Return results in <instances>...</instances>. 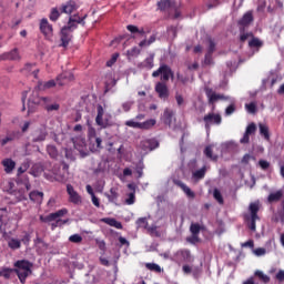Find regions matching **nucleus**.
<instances>
[{"label": "nucleus", "mask_w": 284, "mask_h": 284, "mask_svg": "<svg viewBox=\"0 0 284 284\" xmlns=\"http://www.w3.org/2000/svg\"><path fill=\"white\" fill-rule=\"evenodd\" d=\"M190 232L193 236H199V234H201V224L192 223L190 226Z\"/></svg>", "instance_id": "4c0bfd02"}, {"label": "nucleus", "mask_w": 284, "mask_h": 284, "mask_svg": "<svg viewBox=\"0 0 284 284\" xmlns=\"http://www.w3.org/2000/svg\"><path fill=\"white\" fill-rule=\"evenodd\" d=\"M213 53H206L204 57V65H214V59L212 58Z\"/></svg>", "instance_id": "5fc2aeb1"}, {"label": "nucleus", "mask_w": 284, "mask_h": 284, "mask_svg": "<svg viewBox=\"0 0 284 284\" xmlns=\"http://www.w3.org/2000/svg\"><path fill=\"white\" fill-rule=\"evenodd\" d=\"M275 278H276L277 281H280V283H283V281H284V271H283V270H280V271L276 273Z\"/></svg>", "instance_id": "69168bd1"}, {"label": "nucleus", "mask_w": 284, "mask_h": 284, "mask_svg": "<svg viewBox=\"0 0 284 284\" xmlns=\"http://www.w3.org/2000/svg\"><path fill=\"white\" fill-rule=\"evenodd\" d=\"M23 72H26L27 74H33L34 79H37L38 74H39V69H37L36 64L33 63H27L23 68Z\"/></svg>", "instance_id": "b1692460"}, {"label": "nucleus", "mask_w": 284, "mask_h": 284, "mask_svg": "<svg viewBox=\"0 0 284 284\" xmlns=\"http://www.w3.org/2000/svg\"><path fill=\"white\" fill-rule=\"evenodd\" d=\"M68 82H70V77H68L65 73H62L57 78L58 85H65Z\"/></svg>", "instance_id": "58836bf2"}, {"label": "nucleus", "mask_w": 284, "mask_h": 284, "mask_svg": "<svg viewBox=\"0 0 284 284\" xmlns=\"http://www.w3.org/2000/svg\"><path fill=\"white\" fill-rule=\"evenodd\" d=\"M61 13L69 16V26L61 29L62 47L67 48L68 43H70V36L72 34V24H70L72 23V0H69L67 3L62 4Z\"/></svg>", "instance_id": "f03ea898"}, {"label": "nucleus", "mask_w": 284, "mask_h": 284, "mask_svg": "<svg viewBox=\"0 0 284 284\" xmlns=\"http://www.w3.org/2000/svg\"><path fill=\"white\" fill-rule=\"evenodd\" d=\"M283 199V191H277L275 193H271L267 197L268 203H276Z\"/></svg>", "instance_id": "2f4dec72"}, {"label": "nucleus", "mask_w": 284, "mask_h": 284, "mask_svg": "<svg viewBox=\"0 0 284 284\" xmlns=\"http://www.w3.org/2000/svg\"><path fill=\"white\" fill-rule=\"evenodd\" d=\"M97 110H98V114L95 116L97 125L103 129L108 128V125L110 124L108 123V121H103V114H105V111L103 110V105L99 104Z\"/></svg>", "instance_id": "dca6fc26"}, {"label": "nucleus", "mask_w": 284, "mask_h": 284, "mask_svg": "<svg viewBox=\"0 0 284 284\" xmlns=\"http://www.w3.org/2000/svg\"><path fill=\"white\" fill-rule=\"evenodd\" d=\"M116 59H119V53H114L111 59L106 61V68H112L116 63Z\"/></svg>", "instance_id": "6e6d98bb"}, {"label": "nucleus", "mask_w": 284, "mask_h": 284, "mask_svg": "<svg viewBox=\"0 0 284 284\" xmlns=\"http://www.w3.org/2000/svg\"><path fill=\"white\" fill-rule=\"evenodd\" d=\"M250 37H254V33H252V32L245 33V31H242L240 34V41L242 43H245V41H247V39H250Z\"/></svg>", "instance_id": "864d4df0"}, {"label": "nucleus", "mask_w": 284, "mask_h": 284, "mask_svg": "<svg viewBox=\"0 0 284 284\" xmlns=\"http://www.w3.org/2000/svg\"><path fill=\"white\" fill-rule=\"evenodd\" d=\"M234 112H236V106L234 104H230L226 109H225V115L230 116L231 114H234Z\"/></svg>", "instance_id": "13d9d810"}, {"label": "nucleus", "mask_w": 284, "mask_h": 284, "mask_svg": "<svg viewBox=\"0 0 284 284\" xmlns=\"http://www.w3.org/2000/svg\"><path fill=\"white\" fill-rule=\"evenodd\" d=\"M176 78H178V81H180L181 83L183 84L187 83V78L181 74L180 72L176 73Z\"/></svg>", "instance_id": "338daca9"}, {"label": "nucleus", "mask_w": 284, "mask_h": 284, "mask_svg": "<svg viewBox=\"0 0 284 284\" xmlns=\"http://www.w3.org/2000/svg\"><path fill=\"white\" fill-rule=\"evenodd\" d=\"M174 185H178V187H181L182 192H184V194H186L189 199H194L196 196L192 191V189L186 186L185 183H183V181L174 180Z\"/></svg>", "instance_id": "aec40b11"}, {"label": "nucleus", "mask_w": 284, "mask_h": 284, "mask_svg": "<svg viewBox=\"0 0 284 284\" xmlns=\"http://www.w3.org/2000/svg\"><path fill=\"white\" fill-rule=\"evenodd\" d=\"M102 221L111 227H115L116 230H123V224H121V222L116 221L115 219L105 217Z\"/></svg>", "instance_id": "cd10ccee"}, {"label": "nucleus", "mask_w": 284, "mask_h": 284, "mask_svg": "<svg viewBox=\"0 0 284 284\" xmlns=\"http://www.w3.org/2000/svg\"><path fill=\"white\" fill-rule=\"evenodd\" d=\"M83 241V237L79 234H73L72 235V243H81Z\"/></svg>", "instance_id": "774afa93"}, {"label": "nucleus", "mask_w": 284, "mask_h": 284, "mask_svg": "<svg viewBox=\"0 0 284 284\" xmlns=\"http://www.w3.org/2000/svg\"><path fill=\"white\" fill-rule=\"evenodd\" d=\"M212 148V145H207L204 149V156H206V159H210V161H219V155L214 154V150Z\"/></svg>", "instance_id": "bb28decb"}, {"label": "nucleus", "mask_w": 284, "mask_h": 284, "mask_svg": "<svg viewBox=\"0 0 284 284\" xmlns=\"http://www.w3.org/2000/svg\"><path fill=\"white\" fill-rule=\"evenodd\" d=\"M47 136H48V130L45 129V126H41L40 129H37L36 131H33L32 142L41 143L47 139Z\"/></svg>", "instance_id": "4468645a"}, {"label": "nucleus", "mask_w": 284, "mask_h": 284, "mask_svg": "<svg viewBox=\"0 0 284 284\" xmlns=\"http://www.w3.org/2000/svg\"><path fill=\"white\" fill-rule=\"evenodd\" d=\"M14 274V268L3 267L0 270V276L2 278H10Z\"/></svg>", "instance_id": "c9c22d12"}, {"label": "nucleus", "mask_w": 284, "mask_h": 284, "mask_svg": "<svg viewBox=\"0 0 284 284\" xmlns=\"http://www.w3.org/2000/svg\"><path fill=\"white\" fill-rule=\"evenodd\" d=\"M59 17H61V13L59 12V9L52 8L51 12H50V16H49L50 21H58Z\"/></svg>", "instance_id": "a19ab883"}, {"label": "nucleus", "mask_w": 284, "mask_h": 284, "mask_svg": "<svg viewBox=\"0 0 284 284\" xmlns=\"http://www.w3.org/2000/svg\"><path fill=\"white\" fill-rule=\"evenodd\" d=\"M57 85V81L49 80L48 82H39L36 90H50L51 88H54Z\"/></svg>", "instance_id": "393cba45"}, {"label": "nucleus", "mask_w": 284, "mask_h": 284, "mask_svg": "<svg viewBox=\"0 0 284 284\" xmlns=\"http://www.w3.org/2000/svg\"><path fill=\"white\" fill-rule=\"evenodd\" d=\"M263 45V41L256 37H252V39L248 41V47L256 48L257 51L261 50V47Z\"/></svg>", "instance_id": "473e14b6"}, {"label": "nucleus", "mask_w": 284, "mask_h": 284, "mask_svg": "<svg viewBox=\"0 0 284 284\" xmlns=\"http://www.w3.org/2000/svg\"><path fill=\"white\" fill-rule=\"evenodd\" d=\"M88 136H89V139H97V130L94 128L90 126L88 130Z\"/></svg>", "instance_id": "e2e57ef3"}, {"label": "nucleus", "mask_w": 284, "mask_h": 284, "mask_svg": "<svg viewBox=\"0 0 284 284\" xmlns=\"http://www.w3.org/2000/svg\"><path fill=\"white\" fill-rule=\"evenodd\" d=\"M205 94L209 99V103L211 105H214V103H216L217 101H227V97H225L224 94L221 93H216L214 92V90L206 88L205 89Z\"/></svg>", "instance_id": "9d476101"}, {"label": "nucleus", "mask_w": 284, "mask_h": 284, "mask_svg": "<svg viewBox=\"0 0 284 284\" xmlns=\"http://www.w3.org/2000/svg\"><path fill=\"white\" fill-rule=\"evenodd\" d=\"M172 8V0H160L158 2V9L161 10V12H165V10H170Z\"/></svg>", "instance_id": "7c9ffc66"}, {"label": "nucleus", "mask_w": 284, "mask_h": 284, "mask_svg": "<svg viewBox=\"0 0 284 284\" xmlns=\"http://www.w3.org/2000/svg\"><path fill=\"white\" fill-rule=\"evenodd\" d=\"M213 196H214L215 201H217V203H220V205H223V195L221 194V191L215 189L213 191Z\"/></svg>", "instance_id": "09e8293b"}, {"label": "nucleus", "mask_w": 284, "mask_h": 284, "mask_svg": "<svg viewBox=\"0 0 284 284\" xmlns=\"http://www.w3.org/2000/svg\"><path fill=\"white\" fill-rule=\"evenodd\" d=\"M143 150H149V152H152V150H156L159 148V141L155 139L145 140L142 142Z\"/></svg>", "instance_id": "412c9836"}, {"label": "nucleus", "mask_w": 284, "mask_h": 284, "mask_svg": "<svg viewBox=\"0 0 284 284\" xmlns=\"http://www.w3.org/2000/svg\"><path fill=\"white\" fill-rule=\"evenodd\" d=\"M175 101L178 103L179 106L183 105V103H185V100L183 99V95L181 94H175Z\"/></svg>", "instance_id": "0e129e2a"}, {"label": "nucleus", "mask_w": 284, "mask_h": 284, "mask_svg": "<svg viewBox=\"0 0 284 284\" xmlns=\"http://www.w3.org/2000/svg\"><path fill=\"white\" fill-rule=\"evenodd\" d=\"M40 32L43 33L45 39L52 38V32H53L52 24H50L47 18H43L40 20Z\"/></svg>", "instance_id": "ddd939ff"}, {"label": "nucleus", "mask_w": 284, "mask_h": 284, "mask_svg": "<svg viewBox=\"0 0 284 284\" xmlns=\"http://www.w3.org/2000/svg\"><path fill=\"white\" fill-rule=\"evenodd\" d=\"M254 22V14L252 11H247L243 14L242 19L239 20L237 26L240 27V32H245V29L250 27V23Z\"/></svg>", "instance_id": "1a4fd4ad"}, {"label": "nucleus", "mask_w": 284, "mask_h": 284, "mask_svg": "<svg viewBox=\"0 0 284 284\" xmlns=\"http://www.w3.org/2000/svg\"><path fill=\"white\" fill-rule=\"evenodd\" d=\"M156 125V120L150 119L144 122H140V130H152Z\"/></svg>", "instance_id": "c85d7f7f"}, {"label": "nucleus", "mask_w": 284, "mask_h": 284, "mask_svg": "<svg viewBox=\"0 0 284 284\" xmlns=\"http://www.w3.org/2000/svg\"><path fill=\"white\" fill-rule=\"evenodd\" d=\"M245 133L248 134V135L255 134L256 133V124L254 122L250 123L246 126Z\"/></svg>", "instance_id": "3c124183"}, {"label": "nucleus", "mask_w": 284, "mask_h": 284, "mask_svg": "<svg viewBox=\"0 0 284 284\" xmlns=\"http://www.w3.org/2000/svg\"><path fill=\"white\" fill-rule=\"evenodd\" d=\"M138 227H143L144 230H148V217H140L136 220Z\"/></svg>", "instance_id": "49530a36"}, {"label": "nucleus", "mask_w": 284, "mask_h": 284, "mask_svg": "<svg viewBox=\"0 0 284 284\" xmlns=\"http://www.w3.org/2000/svg\"><path fill=\"white\" fill-rule=\"evenodd\" d=\"M8 247L11 248L13 252L17 250H21V244L30 245V234L26 233L21 240L17 237H9L7 240Z\"/></svg>", "instance_id": "0eeeda50"}, {"label": "nucleus", "mask_w": 284, "mask_h": 284, "mask_svg": "<svg viewBox=\"0 0 284 284\" xmlns=\"http://www.w3.org/2000/svg\"><path fill=\"white\" fill-rule=\"evenodd\" d=\"M1 165L4 168L6 174H12V172L14 171V168H17V162H14L10 158H7L2 160Z\"/></svg>", "instance_id": "a211bd4d"}, {"label": "nucleus", "mask_w": 284, "mask_h": 284, "mask_svg": "<svg viewBox=\"0 0 284 284\" xmlns=\"http://www.w3.org/2000/svg\"><path fill=\"white\" fill-rule=\"evenodd\" d=\"M124 124L126 125V128H133L134 130L141 129V122H134V120L125 121Z\"/></svg>", "instance_id": "37998d69"}, {"label": "nucleus", "mask_w": 284, "mask_h": 284, "mask_svg": "<svg viewBox=\"0 0 284 284\" xmlns=\"http://www.w3.org/2000/svg\"><path fill=\"white\" fill-rule=\"evenodd\" d=\"M145 169V165L143 164V162H139L136 164V174H138V179H142L143 178V170Z\"/></svg>", "instance_id": "a18cd8bd"}, {"label": "nucleus", "mask_w": 284, "mask_h": 284, "mask_svg": "<svg viewBox=\"0 0 284 284\" xmlns=\"http://www.w3.org/2000/svg\"><path fill=\"white\" fill-rule=\"evenodd\" d=\"M52 103V98L50 97H39V90L34 89L28 100V114H32L37 110V105H43L48 108Z\"/></svg>", "instance_id": "39448f33"}, {"label": "nucleus", "mask_w": 284, "mask_h": 284, "mask_svg": "<svg viewBox=\"0 0 284 284\" xmlns=\"http://www.w3.org/2000/svg\"><path fill=\"white\" fill-rule=\"evenodd\" d=\"M260 210H261V203L252 202L248 205L250 214L244 215L245 221L248 223L247 227L248 230H251V232H256V221H261V217L258 216Z\"/></svg>", "instance_id": "423d86ee"}, {"label": "nucleus", "mask_w": 284, "mask_h": 284, "mask_svg": "<svg viewBox=\"0 0 284 284\" xmlns=\"http://www.w3.org/2000/svg\"><path fill=\"white\" fill-rule=\"evenodd\" d=\"M145 267L149 268L151 272H158V274H160L161 272V266L155 263H146Z\"/></svg>", "instance_id": "c03bdc74"}, {"label": "nucleus", "mask_w": 284, "mask_h": 284, "mask_svg": "<svg viewBox=\"0 0 284 284\" xmlns=\"http://www.w3.org/2000/svg\"><path fill=\"white\" fill-rule=\"evenodd\" d=\"M47 152L51 159H57L59 156V151L57 150V146L54 145H48L47 146Z\"/></svg>", "instance_id": "ea45409f"}, {"label": "nucleus", "mask_w": 284, "mask_h": 284, "mask_svg": "<svg viewBox=\"0 0 284 284\" xmlns=\"http://www.w3.org/2000/svg\"><path fill=\"white\" fill-rule=\"evenodd\" d=\"M205 172H207V169L203 166L202 169L193 172V179H196L197 181H201V179H205Z\"/></svg>", "instance_id": "e433bc0d"}, {"label": "nucleus", "mask_w": 284, "mask_h": 284, "mask_svg": "<svg viewBox=\"0 0 284 284\" xmlns=\"http://www.w3.org/2000/svg\"><path fill=\"white\" fill-rule=\"evenodd\" d=\"M245 108L250 114H256V102L245 104Z\"/></svg>", "instance_id": "8fccbe9b"}, {"label": "nucleus", "mask_w": 284, "mask_h": 284, "mask_svg": "<svg viewBox=\"0 0 284 284\" xmlns=\"http://www.w3.org/2000/svg\"><path fill=\"white\" fill-rule=\"evenodd\" d=\"M156 41V36L155 34H152L149 40L148 39H143L140 43H139V47L140 48H145V47H150L152 45V43H154Z\"/></svg>", "instance_id": "f704fd0d"}, {"label": "nucleus", "mask_w": 284, "mask_h": 284, "mask_svg": "<svg viewBox=\"0 0 284 284\" xmlns=\"http://www.w3.org/2000/svg\"><path fill=\"white\" fill-rule=\"evenodd\" d=\"M20 59L21 54L19 53V49L17 48L0 55L1 61H19Z\"/></svg>", "instance_id": "2eb2a0df"}, {"label": "nucleus", "mask_w": 284, "mask_h": 284, "mask_svg": "<svg viewBox=\"0 0 284 284\" xmlns=\"http://www.w3.org/2000/svg\"><path fill=\"white\" fill-rule=\"evenodd\" d=\"M215 51H216V43L214 42V40L209 39V49L206 54H214Z\"/></svg>", "instance_id": "de8ad7c7"}, {"label": "nucleus", "mask_w": 284, "mask_h": 284, "mask_svg": "<svg viewBox=\"0 0 284 284\" xmlns=\"http://www.w3.org/2000/svg\"><path fill=\"white\" fill-rule=\"evenodd\" d=\"M266 252L267 251L264 247H258L254 250L255 256H265Z\"/></svg>", "instance_id": "bf43d9fd"}, {"label": "nucleus", "mask_w": 284, "mask_h": 284, "mask_svg": "<svg viewBox=\"0 0 284 284\" xmlns=\"http://www.w3.org/2000/svg\"><path fill=\"white\" fill-rule=\"evenodd\" d=\"M65 214H68V209H62L47 216L40 215V221L42 223H51V229L54 230L55 227H61V225L68 223V220H63Z\"/></svg>", "instance_id": "20e7f679"}, {"label": "nucleus", "mask_w": 284, "mask_h": 284, "mask_svg": "<svg viewBox=\"0 0 284 284\" xmlns=\"http://www.w3.org/2000/svg\"><path fill=\"white\" fill-rule=\"evenodd\" d=\"M88 18V13H73L72 17V28H77V26H85V19Z\"/></svg>", "instance_id": "6ab92c4d"}, {"label": "nucleus", "mask_w": 284, "mask_h": 284, "mask_svg": "<svg viewBox=\"0 0 284 284\" xmlns=\"http://www.w3.org/2000/svg\"><path fill=\"white\" fill-rule=\"evenodd\" d=\"M162 74V75H161ZM153 79L161 77V82L155 84V92L161 101H168L170 99V89L165 82L170 79H174V71L168 64H161L158 70L152 73Z\"/></svg>", "instance_id": "f257e3e1"}, {"label": "nucleus", "mask_w": 284, "mask_h": 284, "mask_svg": "<svg viewBox=\"0 0 284 284\" xmlns=\"http://www.w3.org/2000/svg\"><path fill=\"white\" fill-rule=\"evenodd\" d=\"M29 199L33 203H38V205H41V203H43V192L32 191L31 193H29Z\"/></svg>", "instance_id": "4be33fe9"}, {"label": "nucleus", "mask_w": 284, "mask_h": 284, "mask_svg": "<svg viewBox=\"0 0 284 284\" xmlns=\"http://www.w3.org/2000/svg\"><path fill=\"white\" fill-rule=\"evenodd\" d=\"M47 112H54L57 110H59V103H53V104H49L47 105Z\"/></svg>", "instance_id": "680f3d73"}, {"label": "nucleus", "mask_w": 284, "mask_h": 284, "mask_svg": "<svg viewBox=\"0 0 284 284\" xmlns=\"http://www.w3.org/2000/svg\"><path fill=\"white\" fill-rule=\"evenodd\" d=\"M250 161H256V158H254V156L251 155V154H245V155L242 158V163H243V165H247V163H250Z\"/></svg>", "instance_id": "4d7b16f0"}, {"label": "nucleus", "mask_w": 284, "mask_h": 284, "mask_svg": "<svg viewBox=\"0 0 284 284\" xmlns=\"http://www.w3.org/2000/svg\"><path fill=\"white\" fill-rule=\"evenodd\" d=\"M141 68H145L146 70L154 68V53H150V57L141 63Z\"/></svg>", "instance_id": "a878e982"}, {"label": "nucleus", "mask_w": 284, "mask_h": 284, "mask_svg": "<svg viewBox=\"0 0 284 284\" xmlns=\"http://www.w3.org/2000/svg\"><path fill=\"white\" fill-rule=\"evenodd\" d=\"M126 30L131 32V34H133L132 39H145L148 37V32H145V29H139V27L134 24L126 26Z\"/></svg>", "instance_id": "f8f14e48"}, {"label": "nucleus", "mask_w": 284, "mask_h": 284, "mask_svg": "<svg viewBox=\"0 0 284 284\" xmlns=\"http://www.w3.org/2000/svg\"><path fill=\"white\" fill-rule=\"evenodd\" d=\"M136 201L135 192L129 193V197L125 200L126 205H134Z\"/></svg>", "instance_id": "603ef678"}, {"label": "nucleus", "mask_w": 284, "mask_h": 284, "mask_svg": "<svg viewBox=\"0 0 284 284\" xmlns=\"http://www.w3.org/2000/svg\"><path fill=\"white\" fill-rule=\"evenodd\" d=\"M172 116H174V112H172L170 109H166L163 113V121L165 125H172Z\"/></svg>", "instance_id": "72a5a7b5"}, {"label": "nucleus", "mask_w": 284, "mask_h": 284, "mask_svg": "<svg viewBox=\"0 0 284 284\" xmlns=\"http://www.w3.org/2000/svg\"><path fill=\"white\" fill-rule=\"evenodd\" d=\"M203 121L205 128L210 129V125H221V123H223V118L219 113H207L204 115Z\"/></svg>", "instance_id": "6e6552de"}, {"label": "nucleus", "mask_w": 284, "mask_h": 284, "mask_svg": "<svg viewBox=\"0 0 284 284\" xmlns=\"http://www.w3.org/2000/svg\"><path fill=\"white\" fill-rule=\"evenodd\" d=\"M13 267L14 274H17L20 283L26 284L28 276L32 275V262L28 260H18L14 262Z\"/></svg>", "instance_id": "7ed1b4c3"}, {"label": "nucleus", "mask_w": 284, "mask_h": 284, "mask_svg": "<svg viewBox=\"0 0 284 284\" xmlns=\"http://www.w3.org/2000/svg\"><path fill=\"white\" fill-rule=\"evenodd\" d=\"M24 187H26V190L19 189L18 191H13L11 193L16 197L17 201H26V199H28L27 192H30V190H32V185L30 184V181L24 182Z\"/></svg>", "instance_id": "9b49d317"}, {"label": "nucleus", "mask_w": 284, "mask_h": 284, "mask_svg": "<svg viewBox=\"0 0 284 284\" xmlns=\"http://www.w3.org/2000/svg\"><path fill=\"white\" fill-rule=\"evenodd\" d=\"M17 139H19V133L12 131L7 133L4 136L0 135V145H2V148L4 145H8V143H12V141H17Z\"/></svg>", "instance_id": "f3484780"}, {"label": "nucleus", "mask_w": 284, "mask_h": 284, "mask_svg": "<svg viewBox=\"0 0 284 284\" xmlns=\"http://www.w3.org/2000/svg\"><path fill=\"white\" fill-rule=\"evenodd\" d=\"M176 255L180 256L184 263H190V261H192V253L187 248L178 251Z\"/></svg>", "instance_id": "5701e85b"}, {"label": "nucleus", "mask_w": 284, "mask_h": 284, "mask_svg": "<svg viewBox=\"0 0 284 284\" xmlns=\"http://www.w3.org/2000/svg\"><path fill=\"white\" fill-rule=\"evenodd\" d=\"M258 165H260V168H262V170H268L270 169V162H267L266 160H260Z\"/></svg>", "instance_id": "052dcab7"}, {"label": "nucleus", "mask_w": 284, "mask_h": 284, "mask_svg": "<svg viewBox=\"0 0 284 284\" xmlns=\"http://www.w3.org/2000/svg\"><path fill=\"white\" fill-rule=\"evenodd\" d=\"M258 128H260L261 136H263L265 141H270V126H267L266 124L260 123Z\"/></svg>", "instance_id": "c756f323"}, {"label": "nucleus", "mask_w": 284, "mask_h": 284, "mask_svg": "<svg viewBox=\"0 0 284 284\" xmlns=\"http://www.w3.org/2000/svg\"><path fill=\"white\" fill-rule=\"evenodd\" d=\"M110 203H114V201H116V199H119V192H116V189L112 187L110 190V194L106 195Z\"/></svg>", "instance_id": "79ce46f5"}]
</instances>
